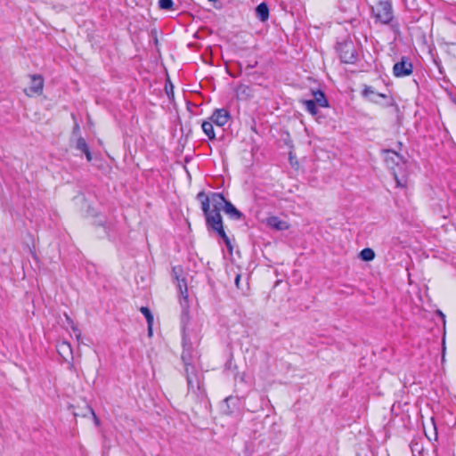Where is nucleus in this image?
<instances>
[{"label":"nucleus","mask_w":456,"mask_h":456,"mask_svg":"<svg viewBox=\"0 0 456 456\" xmlns=\"http://www.w3.org/2000/svg\"><path fill=\"white\" fill-rule=\"evenodd\" d=\"M197 198L201 201V209L206 217L207 226L215 231L224 240L227 248L232 249L230 239L224 230L220 211L209 209L208 197L203 191L198 193Z\"/></svg>","instance_id":"f257e3e1"},{"label":"nucleus","mask_w":456,"mask_h":456,"mask_svg":"<svg viewBox=\"0 0 456 456\" xmlns=\"http://www.w3.org/2000/svg\"><path fill=\"white\" fill-rule=\"evenodd\" d=\"M372 13L377 22L388 24L394 18L391 3L387 0H379L372 6Z\"/></svg>","instance_id":"f03ea898"},{"label":"nucleus","mask_w":456,"mask_h":456,"mask_svg":"<svg viewBox=\"0 0 456 456\" xmlns=\"http://www.w3.org/2000/svg\"><path fill=\"white\" fill-rule=\"evenodd\" d=\"M185 373L189 391H191L198 395H203L205 393L204 391H201L200 379L195 371V368H191L190 370V369L187 367Z\"/></svg>","instance_id":"7ed1b4c3"},{"label":"nucleus","mask_w":456,"mask_h":456,"mask_svg":"<svg viewBox=\"0 0 456 456\" xmlns=\"http://www.w3.org/2000/svg\"><path fill=\"white\" fill-rule=\"evenodd\" d=\"M338 53L341 61L345 63H353L355 59V51L351 42H345L338 46Z\"/></svg>","instance_id":"20e7f679"},{"label":"nucleus","mask_w":456,"mask_h":456,"mask_svg":"<svg viewBox=\"0 0 456 456\" xmlns=\"http://www.w3.org/2000/svg\"><path fill=\"white\" fill-rule=\"evenodd\" d=\"M412 63L406 57H403L401 61L396 62L393 67V74L396 77L409 76L412 73Z\"/></svg>","instance_id":"39448f33"},{"label":"nucleus","mask_w":456,"mask_h":456,"mask_svg":"<svg viewBox=\"0 0 456 456\" xmlns=\"http://www.w3.org/2000/svg\"><path fill=\"white\" fill-rule=\"evenodd\" d=\"M230 118V112L223 108L215 110L209 120L217 126H224L229 121Z\"/></svg>","instance_id":"423d86ee"},{"label":"nucleus","mask_w":456,"mask_h":456,"mask_svg":"<svg viewBox=\"0 0 456 456\" xmlns=\"http://www.w3.org/2000/svg\"><path fill=\"white\" fill-rule=\"evenodd\" d=\"M31 83L28 89H25V93L28 96L33 94H41L44 87V79L40 75H32L30 77Z\"/></svg>","instance_id":"0eeeda50"},{"label":"nucleus","mask_w":456,"mask_h":456,"mask_svg":"<svg viewBox=\"0 0 456 456\" xmlns=\"http://www.w3.org/2000/svg\"><path fill=\"white\" fill-rule=\"evenodd\" d=\"M182 272L183 271H182L181 267H176V266L174 267L172 270L173 276L177 281V287L179 289L180 294L183 297L184 302L186 303L187 302L186 299L188 297V294H187L188 289H187V284H186L184 279L180 278Z\"/></svg>","instance_id":"6e6552de"},{"label":"nucleus","mask_w":456,"mask_h":456,"mask_svg":"<svg viewBox=\"0 0 456 456\" xmlns=\"http://www.w3.org/2000/svg\"><path fill=\"white\" fill-rule=\"evenodd\" d=\"M193 357L194 355L191 350V346L187 344L185 338H183V351L182 354V360L184 363L185 370H187V367L190 369V370L191 368H194L192 365Z\"/></svg>","instance_id":"1a4fd4ad"},{"label":"nucleus","mask_w":456,"mask_h":456,"mask_svg":"<svg viewBox=\"0 0 456 456\" xmlns=\"http://www.w3.org/2000/svg\"><path fill=\"white\" fill-rule=\"evenodd\" d=\"M209 207L212 206L211 210L220 211L222 208L224 209L225 203L227 200L221 193H212L210 197H208Z\"/></svg>","instance_id":"9d476101"},{"label":"nucleus","mask_w":456,"mask_h":456,"mask_svg":"<svg viewBox=\"0 0 456 456\" xmlns=\"http://www.w3.org/2000/svg\"><path fill=\"white\" fill-rule=\"evenodd\" d=\"M266 224L276 231H285L289 228L288 222L274 216L267 217Z\"/></svg>","instance_id":"9b49d317"},{"label":"nucleus","mask_w":456,"mask_h":456,"mask_svg":"<svg viewBox=\"0 0 456 456\" xmlns=\"http://www.w3.org/2000/svg\"><path fill=\"white\" fill-rule=\"evenodd\" d=\"M362 94L365 98L375 103H379L380 99L387 98V94L377 93L371 86L365 87Z\"/></svg>","instance_id":"f8f14e48"},{"label":"nucleus","mask_w":456,"mask_h":456,"mask_svg":"<svg viewBox=\"0 0 456 456\" xmlns=\"http://www.w3.org/2000/svg\"><path fill=\"white\" fill-rule=\"evenodd\" d=\"M386 154L387 165L392 169H394V165L398 166L403 161V158L393 151L387 150Z\"/></svg>","instance_id":"ddd939ff"},{"label":"nucleus","mask_w":456,"mask_h":456,"mask_svg":"<svg viewBox=\"0 0 456 456\" xmlns=\"http://www.w3.org/2000/svg\"><path fill=\"white\" fill-rule=\"evenodd\" d=\"M224 211L226 215L234 220H239L242 216V214L230 201L225 203Z\"/></svg>","instance_id":"4468645a"},{"label":"nucleus","mask_w":456,"mask_h":456,"mask_svg":"<svg viewBox=\"0 0 456 456\" xmlns=\"http://www.w3.org/2000/svg\"><path fill=\"white\" fill-rule=\"evenodd\" d=\"M256 17L261 21H265L269 18V8L265 3H261L256 8Z\"/></svg>","instance_id":"2eb2a0df"},{"label":"nucleus","mask_w":456,"mask_h":456,"mask_svg":"<svg viewBox=\"0 0 456 456\" xmlns=\"http://www.w3.org/2000/svg\"><path fill=\"white\" fill-rule=\"evenodd\" d=\"M76 148L84 152L86 154V159L88 161H91L92 159V155H91V152L89 151V148H88V145L86 142V140L82 137H79L77 140V142H76Z\"/></svg>","instance_id":"dca6fc26"},{"label":"nucleus","mask_w":456,"mask_h":456,"mask_svg":"<svg viewBox=\"0 0 456 456\" xmlns=\"http://www.w3.org/2000/svg\"><path fill=\"white\" fill-rule=\"evenodd\" d=\"M314 99L311 101H314V103L322 108L328 106V101L324 95V94L322 91H315L313 92Z\"/></svg>","instance_id":"f3484780"},{"label":"nucleus","mask_w":456,"mask_h":456,"mask_svg":"<svg viewBox=\"0 0 456 456\" xmlns=\"http://www.w3.org/2000/svg\"><path fill=\"white\" fill-rule=\"evenodd\" d=\"M213 123L210 120H206L202 122L201 127L205 134L208 137L209 140H214L216 138Z\"/></svg>","instance_id":"a211bd4d"},{"label":"nucleus","mask_w":456,"mask_h":456,"mask_svg":"<svg viewBox=\"0 0 456 456\" xmlns=\"http://www.w3.org/2000/svg\"><path fill=\"white\" fill-rule=\"evenodd\" d=\"M58 352L63 357L72 355L71 345L69 342L63 341L58 345Z\"/></svg>","instance_id":"6ab92c4d"},{"label":"nucleus","mask_w":456,"mask_h":456,"mask_svg":"<svg viewBox=\"0 0 456 456\" xmlns=\"http://www.w3.org/2000/svg\"><path fill=\"white\" fill-rule=\"evenodd\" d=\"M302 103L305 106V110L313 116H315L317 114V105L314 103V101L303 100Z\"/></svg>","instance_id":"aec40b11"},{"label":"nucleus","mask_w":456,"mask_h":456,"mask_svg":"<svg viewBox=\"0 0 456 456\" xmlns=\"http://www.w3.org/2000/svg\"><path fill=\"white\" fill-rule=\"evenodd\" d=\"M361 258L364 261H371L375 257V253L371 248H364L360 253Z\"/></svg>","instance_id":"412c9836"},{"label":"nucleus","mask_w":456,"mask_h":456,"mask_svg":"<svg viewBox=\"0 0 456 456\" xmlns=\"http://www.w3.org/2000/svg\"><path fill=\"white\" fill-rule=\"evenodd\" d=\"M140 312L145 316L148 324H153V315L148 307L142 306Z\"/></svg>","instance_id":"4be33fe9"},{"label":"nucleus","mask_w":456,"mask_h":456,"mask_svg":"<svg viewBox=\"0 0 456 456\" xmlns=\"http://www.w3.org/2000/svg\"><path fill=\"white\" fill-rule=\"evenodd\" d=\"M159 6L162 10L171 11L173 10L174 2L173 0H159Z\"/></svg>","instance_id":"5701e85b"},{"label":"nucleus","mask_w":456,"mask_h":456,"mask_svg":"<svg viewBox=\"0 0 456 456\" xmlns=\"http://www.w3.org/2000/svg\"><path fill=\"white\" fill-rule=\"evenodd\" d=\"M249 87L245 86V85H240L238 86L237 88V94L240 96V95H244V96H248L249 95Z\"/></svg>","instance_id":"b1692460"},{"label":"nucleus","mask_w":456,"mask_h":456,"mask_svg":"<svg viewBox=\"0 0 456 456\" xmlns=\"http://www.w3.org/2000/svg\"><path fill=\"white\" fill-rule=\"evenodd\" d=\"M66 318H67L68 322L71 324V329H72L73 332L75 333L77 339L78 340L81 337L80 330L74 325L73 322L69 319V317L68 315H66Z\"/></svg>","instance_id":"393cba45"},{"label":"nucleus","mask_w":456,"mask_h":456,"mask_svg":"<svg viewBox=\"0 0 456 456\" xmlns=\"http://www.w3.org/2000/svg\"><path fill=\"white\" fill-rule=\"evenodd\" d=\"M393 175H394V177H395L397 186L403 187L405 185V180L400 179L395 171L393 172Z\"/></svg>","instance_id":"a878e982"},{"label":"nucleus","mask_w":456,"mask_h":456,"mask_svg":"<svg viewBox=\"0 0 456 456\" xmlns=\"http://www.w3.org/2000/svg\"><path fill=\"white\" fill-rule=\"evenodd\" d=\"M411 447L413 453L417 452L419 454H420L422 446L419 444V443H411Z\"/></svg>","instance_id":"bb28decb"},{"label":"nucleus","mask_w":456,"mask_h":456,"mask_svg":"<svg viewBox=\"0 0 456 456\" xmlns=\"http://www.w3.org/2000/svg\"><path fill=\"white\" fill-rule=\"evenodd\" d=\"M240 274H237L236 277H235V284L237 286V288H240Z\"/></svg>","instance_id":"cd10ccee"},{"label":"nucleus","mask_w":456,"mask_h":456,"mask_svg":"<svg viewBox=\"0 0 456 456\" xmlns=\"http://www.w3.org/2000/svg\"><path fill=\"white\" fill-rule=\"evenodd\" d=\"M148 334L149 336L152 335V324H148Z\"/></svg>","instance_id":"c85d7f7f"},{"label":"nucleus","mask_w":456,"mask_h":456,"mask_svg":"<svg viewBox=\"0 0 456 456\" xmlns=\"http://www.w3.org/2000/svg\"><path fill=\"white\" fill-rule=\"evenodd\" d=\"M92 413L94 415V419L95 423L98 424V419H97L96 415L94 414V411H92Z\"/></svg>","instance_id":"c756f323"},{"label":"nucleus","mask_w":456,"mask_h":456,"mask_svg":"<svg viewBox=\"0 0 456 456\" xmlns=\"http://www.w3.org/2000/svg\"><path fill=\"white\" fill-rule=\"evenodd\" d=\"M181 305H182L183 308H185L187 306L183 302H181Z\"/></svg>","instance_id":"7c9ffc66"}]
</instances>
